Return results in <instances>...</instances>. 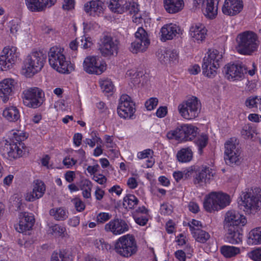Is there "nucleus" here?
Listing matches in <instances>:
<instances>
[{"label":"nucleus","instance_id":"15","mask_svg":"<svg viewBox=\"0 0 261 261\" xmlns=\"http://www.w3.org/2000/svg\"><path fill=\"white\" fill-rule=\"evenodd\" d=\"M134 103L131 98L126 94L122 95L119 100L117 112L119 116L123 118H130L133 115L135 109Z\"/></svg>","mask_w":261,"mask_h":261},{"label":"nucleus","instance_id":"34","mask_svg":"<svg viewBox=\"0 0 261 261\" xmlns=\"http://www.w3.org/2000/svg\"><path fill=\"white\" fill-rule=\"evenodd\" d=\"M3 116L8 121L12 122L18 120L20 118L18 110L13 106L6 108L3 111Z\"/></svg>","mask_w":261,"mask_h":261},{"label":"nucleus","instance_id":"57","mask_svg":"<svg viewBox=\"0 0 261 261\" xmlns=\"http://www.w3.org/2000/svg\"><path fill=\"white\" fill-rule=\"evenodd\" d=\"M93 45L92 39L89 37L83 36L81 39V46L84 49L90 48Z\"/></svg>","mask_w":261,"mask_h":261},{"label":"nucleus","instance_id":"64","mask_svg":"<svg viewBox=\"0 0 261 261\" xmlns=\"http://www.w3.org/2000/svg\"><path fill=\"white\" fill-rule=\"evenodd\" d=\"M167 114V108L166 107H160L156 112V115L159 118L164 117Z\"/></svg>","mask_w":261,"mask_h":261},{"label":"nucleus","instance_id":"41","mask_svg":"<svg viewBox=\"0 0 261 261\" xmlns=\"http://www.w3.org/2000/svg\"><path fill=\"white\" fill-rule=\"evenodd\" d=\"M215 195L216 197L217 203L219 206V210L229 205L230 198L228 195L221 192H215Z\"/></svg>","mask_w":261,"mask_h":261},{"label":"nucleus","instance_id":"23","mask_svg":"<svg viewBox=\"0 0 261 261\" xmlns=\"http://www.w3.org/2000/svg\"><path fill=\"white\" fill-rule=\"evenodd\" d=\"M105 4L101 0H92L84 5L85 11L90 15L99 16L103 13Z\"/></svg>","mask_w":261,"mask_h":261},{"label":"nucleus","instance_id":"5","mask_svg":"<svg viewBox=\"0 0 261 261\" xmlns=\"http://www.w3.org/2000/svg\"><path fill=\"white\" fill-rule=\"evenodd\" d=\"M224 149V160L227 165L240 164L242 160V150L237 138L232 137L227 140Z\"/></svg>","mask_w":261,"mask_h":261},{"label":"nucleus","instance_id":"28","mask_svg":"<svg viewBox=\"0 0 261 261\" xmlns=\"http://www.w3.org/2000/svg\"><path fill=\"white\" fill-rule=\"evenodd\" d=\"M207 30L204 26L200 23L193 24L190 29V34L194 41L200 43L205 38Z\"/></svg>","mask_w":261,"mask_h":261},{"label":"nucleus","instance_id":"2","mask_svg":"<svg viewBox=\"0 0 261 261\" xmlns=\"http://www.w3.org/2000/svg\"><path fill=\"white\" fill-rule=\"evenodd\" d=\"M240 205L248 214H254L261 208V189L254 188L246 189L241 196Z\"/></svg>","mask_w":261,"mask_h":261},{"label":"nucleus","instance_id":"33","mask_svg":"<svg viewBox=\"0 0 261 261\" xmlns=\"http://www.w3.org/2000/svg\"><path fill=\"white\" fill-rule=\"evenodd\" d=\"M216 198L214 192L211 193L208 196L205 197L203 202V206L205 211L212 212L219 210V206L217 203Z\"/></svg>","mask_w":261,"mask_h":261},{"label":"nucleus","instance_id":"10","mask_svg":"<svg viewBox=\"0 0 261 261\" xmlns=\"http://www.w3.org/2000/svg\"><path fill=\"white\" fill-rule=\"evenodd\" d=\"M119 41L115 37L105 34L100 39L99 50L104 57L116 55L119 49Z\"/></svg>","mask_w":261,"mask_h":261},{"label":"nucleus","instance_id":"58","mask_svg":"<svg viewBox=\"0 0 261 261\" xmlns=\"http://www.w3.org/2000/svg\"><path fill=\"white\" fill-rule=\"evenodd\" d=\"M111 218V215L108 213H100L97 216V222L100 223H104Z\"/></svg>","mask_w":261,"mask_h":261},{"label":"nucleus","instance_id":"25","mask_svg":"<svg viewBox=\"0 0 261 261\" xmlns=\"http://www.w3.org/2000/svg\"><path fill=\"white\" fill-rule=\"evenodd\" d=\"M14 86L15 81L12 79H5L0 82V97L4 102L9 100Z\"/></svg>","mask_w":261,"mask_h":261},{"label":"nucleus","instance_id":"32","mask_svg":"<svg viewBox=\"0 0 261 261\" xmlns=\"http://www.w3.org/2000/svg\"><path fill=\"white\" fill-rule=\"evenodd\" d=\"M164 7L169 13H175L184 7L182 0H164Z\"/></svg>","mask_w":261,"mask_h":261},{"label":"nucleus","instance_id":"42","mask_svg":"<svg viewBox=\"0 0 261 261\" xmlns=\"http://www.w3.org/2000/svg\"><path fill=\"white\" fill-rule=\"evenodd\" d=\"M256 132L255 128L251 124H247L243 127L241 134L244 139H252L256 135Z\"/></svg>","mask_w":261,"mask_h":261},{"label":"nucleus","instance_id":"40","mask_svg":"<svg viewBox=\"0 0 261 261\" xmlns=\"http://www.w3.org/2000/svg\"><path fill=\"white\" fill-rule=\"evenodd\" d=\"M125 2L126 0H109L108 7L113 12L121 14L124 12Z\"/></svg>","mask_w":261,"mask_h":261},{"label":"nucleus","instance_id":"37","mask_svg":"<svg viewBox=\"0 0 261 261\" xmlns=\"http://www.w3.org/2000/svg\"><path fill=\"white\" fill-rule=\"evenodd\" d=\"M49 214L57 221H64L68 218V212L65 208L60 207L50 209Z\"/></svg>","mask_w":261,"mask_h":261},{"label":"nucleus","instance_id":"61","mask_svg":"<svg viewBox=\"0 0 261 261\" xmlns=\"http://www.w3.org/2000/svg\"><path fill=\"white\" fill-rule=\"evenodd\" d=\"M135 222L139 225L141 226H144L147 224L148 222V218L145 216H140L134 217Z\"/></svg>","mask_w":261,"mask_h":261},{"label":"nucleus","instance_id":"19","mask_svg":"<svg viewBox=\"0 0 261 261\" xmlns=\"http://www.w3.org/2000/svg\"><path fill=\"white\" fill-rule=\"evenodd\" d=\"M243 8L242 0H225L222 8V11L225 15L233 16L239 14Z\"/></svg>","mask_w":261,"mask_h":261},{"label":"nucleus","instance_id":"9","mask_svg":"<svg viewBox=\"0 0 261 261\" xmlns=\"http://www.w3.org/2000/svg\"><path fill=\"white\" fill-rule=\"evenodd\" d=\"M23 102L25 106L32 108L39 107L44 101V94L37 87L30 88L23 92Z\"/></svg>","mask_w":261,"mask_h":261},{"label":"nucleus","instance_id":"7","mask_svg":"<svg viewBox=\"0 0 261 261\" xmlns=\"http://www.w3.org/2000/svg\"><path fill=\"white\" fill-rule=\"evenodd\" d=\"M201 109V102L195 96L183 101L178 106V111L185 119L192 120L197 117Z\"/></svg>","mask_w":261,"mask_h":261},{"label":"nucleus","instance_id":"44","mask_svg":"<svg viewBox=\"0 0 261 261\" xmlns=\"http://www.w3.org/2000/svg\"><path fill=\"white\" fill-rule=\"evenodd\" d=\"M222 254L226 257H231L240 253L239 248L231 246H223L221 248Z\"/></svg>","mask_w":261,"mask_h":261},{"label":"nucleus","instance_id":"56","mask_svg":"<svg viewBox=\"0 0 261 261\" xmlns=\"http://www.w3.org/2000/svg\"><path fill=\"white\" fill-rule=\"evenodd\" d=\"M158 104V98L151 97L145 102V106L147 110L151 111L153 110L156 107Z\"/></svg>","mask_w":261,"mask_h":261},{"label":"nucleus","instance_id":"26","mask_svg":"<svg viewBox=\"0 0 261 261\" xmlns=\"http://www.w3.org/2000/svg\"><path fill=\"white\" fill-rule=\"evenodd\" d=\"M219 2V0H203V12L206 18L213 19L216 17Z\"/></svg>","mask_w":261,"mask_h":261},{"label":"nucleus","instance_id":"14","mask_svg":"<svg viewBox=\"0 0 261 261\" xmlns=\"http://www.w3.org/2000/svg\"><path fill=\"white\" fill-rule=\"evenodd\" d=\"M16 58V48L13 46L5 47L0 55V70H7L12 68Z\"/></svg>","mask_w":261,"mask_h":261},{"label":"nucleus","instance_id":"6","mask_svg":"<svg viewBox=\"0 0 261 261\" xmlns=\"http://www.w3.org/2000/svg\"><path fill=\"white\" fill-rule=\"evenodd\" d=\"M137 250L135 239L130 234L120 237L114 245V250L116 253L124 257H129L135 254Z\"/></svg>","mask_w":261,"mask_h":261},{"label":"nucleus","instance_id":"31","mask_svg":"<svg viewBox=\"0 0 261 261\" xmlns=\"http://www.w3.org/2000/svg\"><path fill=\"white\" fill-rule=\"evenodd\" d=\"M220 65H216L213 64L207 60V59H203V64L202 65V72L204 75L208 77L213 78L215 77L217 73V69Z\"/></svg>","mask_w":261,"mask_h":261},{"label":"nucleus","instance_id":"59","mask_svg":"<svg viewBox=\"0 0 261 261\" xmlns=\"http://www.w3.org/2000/svg\"><path fill=\"white\" fill-rule=\"evenodd\" d=\"M72 202L74 205L76 210L79 212H82L84 210L85 205L84 203L78 198H75L72 200Z\"/></svg>","mask_w":261,"mask_h":261},{"label":"nucleus","instance_id":"13","mask_svg":"<svg viewBox=\"0 0 261 261\" xmlns=\"http://www.w3.org/2000/svg\"><path fill=\"white\" fill-rule=\"evenodd\" d=\"M0 152L3 156L12 160L21 156L22 150L17 143H13L11 141L6 139L0 142Z\"/></svg>","mask_w":261,"mask_h":261},{"label":"nucleus","instance_id":"24","mask_svg":"<svg viewBox=\"0 0 261 261\" xmlns=\"http://www.w3.org/2000/svg\"><path fill=\"white\" fill-rule=\"evenodd\" d=\"M45 191V186L43 182L36 180L34 182L32 192L26 194L25 200L28 201H34L43 196Z\"/></svg>","mask_w":261,"mask_h":261},{"label":"nucleus","instance_id":"21","mask_svg":"<svg viewBox=\"0 0 261 261\" xmlns=\"http://www.w3.org/2000/svg\"><path fill=\"white\" fill-rule=\"evenodd\" d=\"M161 63L165 64H174L178 62V53L175 49H161L157 52Z\"/></svg>","mask_w":261,"mask_h":261},{"label":"nucleus","instance_id":"55","mask_svg":"<svg viewBox=\"0 0 261 261\" xmlns=\"http://www.w3.org/2000/svg\"><path fill=\"white\" fill-rule=\"evenodd\" d=\"M95 245L97 248L103 251H108L111 248V246L108 243L105 242L103 239L96 240Z\"/></svg>","mask_w":261,"mask_h":261},{"label":"nucleus","instance_id":"20","mask_svg":"<svg viewBox=\"0 0 261 261\" xmlns=\"http://www.w3.org/2000/svg\"><path fill=\"white\" fill-rule=\"evenodd\" d=\"M19 223L15 226L17 231L23 233L32 228L35 223V219L32 214L21 213L19 215Z\"/></svg>","mask_w":261,"mask_h":261},{"label":"nucleus","instance_id":"52","mask_svg":"<svg viewBox=\"0 0 261 261\" xmlns=\"http://www.w3.org/2000/svg\"><path fill=\"white\" fill-rule=\"evenodd\" d=\"M259 97L257 96H251L245 100V105L249 109L257 108Z\"/></svg>","mask_w":261,"mask_h":261},{"label":"nucleus","instance_id":"39","mask_svg":"<svg viewBox=\"0 0 261 261\" xmlns=\"http://www.w3.org/2000/svg\"><path fill=\"white\" fill-rule=\"evenodd\" d=\"M11 134L12 136L8 141H11L13 143V142L17 143L18 145L23 148L24 144L22 143V142L27 138L26 134L22 131L19 130H16L15 131L13 130Z\"/></svg>","mask_w":261,"mask_h":261},{"label":"nucleus","instance_id":"51","mask_svg":"<svg viewBox=\"0 0 261 261\" xmlns=\"http://www.w3.org/2000/svg\"><path fill=\"white\" fill-rule=\"evenodd\" d=\"M207 140L208 137L205 135H202L195 140V142L198 147V151L200 154L202 153V149L206 146Z\"/></svg>","mask_w":261,"mask_h":261},{"label":"nucleus","instance_id":"47","mask_svg":"<svg viewBox=\"0 0 261 261\" xmlns=\"http://www.w3.org/2000/svg\"><path fill=\"white\" fill-rule=\"evenodd\" d=\"M28 9L32 12H40L43 10V6L39 0H25Z\"/></svg>","mask_w":261,"mask_h":261},{"label":"nucleus","instance_id":"16","mask_svg":"<svg viewBox=\"0 0 261 261\" xmlns=\"http://www.w3.org/2000/svg\"><path fill=\"white\" fill-rule=\"evenodd\" d=\"M246 223L247 220L245 217L237 211H228L225 215L224 228H237L239 225H245Z\"/></svg>","mask_w":261,"mask_h":261},{"label":"nucleus","instance_id":"29","mask_svg":"<svg viewBox=\"0 0 261 261\" xmlns=\"http://www.w3.org/2000/svg\"><path fill=\"white\" fill-rule=\"evenodd\" d=\"M227 231L225 235L226 241L232 244H242L243 234L239 228H225Z\"/></svg>","mask_w":261,"mask_h":261},{"label":"nucleus","instance_id":"30","mask_svg":"<svg viewBox=\"0 0 261 261\" xmlns=\"http://www.w3.org/2000/svg\"><path fill=\"white\" fill-rule=\"evenodd\" d=\"M190 229L193 238L198 243H205L211 238V236L208 232L200 228L193 227L190 225Z\"/></svg>","mask_w":261,"mask_h":261},{"label":"nucleus","instance_id":"46","mask_svg":"<svg viewBox=\"0 0 261 261\" xmlns=\"http://www.w3.org/2000/svg\"><path fill=\"white\" fill-rule=\"evenodd\" d=\"M126 74L127 76L130 77L131 83L134 86H137L140 83L143 73L141 71L137 72L133 70H130L127 71Z\"/></svg>","mask_w":261,"mask_h":261},{"label":"nucleus","instance_id":"22","mask_svg":"<svg viewBox=\"0 0 261 261\" xmlns=\"http://www.w3.org/2000/svg\"><path fill=\"white\" fill-rule=\"evenodd\" d=\"M213 176L211 168L206 166H202L196 171L193 182L195 185L203 186L208 182Z\"/></svg>","mask_w":261,"mask_h":261},{"label":"nucleus","instance_id":"1","mask_svg":"<svg viewBox=\"0 0 261 261\" xmlns=\"http://www.w3.org/2000/svg\"><path fill=\"white\" fill-rule=\"evenodd\" d=\"M64 51V49L60 47H51L48 54V61L50 66L58 72L69 73L74 68L71 63L66 60Z\"/></svg>","mask_w":261,"mask_h":261},{"label":"nucleus","instance_id":"38","mask_svg":"<svg viewBox=\"0 0 261 261\" xmlns=\"http://www.w3.org/2000/svg\"><path fill=\"white\" fill-rule=\"evenodd\" d=\"M203 59H207L208 62L219 65V63L222 60V54L217 49H210L207 52V56H205Z\"/></svg>","mask_w":261,"mask_h":261},{"label":"nucleus","instance_id":"48","mask_svg":"<svg viewBox=\"0 0 261 261\" xmlns=\"http://www.w3.org/2000/svg\"><path fill=\"white\" fill-rule=\"evenodd\" d=\"M124 8V12H128L130 14L136 15L138 14L139 10L138 5L134 2H126L124 3L123 6Z\"/></svg>","mask_w":261,"mask_h":261},{"label":"nucleus","instance_id":"36","mask_svg":"<svg viewBox=\"0 0 261 261\" xmlns=\"http://www.w3.org/2000/svg\"><path fill=\"white\" fill-rule=\"evenodd\" d=\"M249 245H258L261 244V227L253 229L249 233L247 239Z\"/></svg>","mask_w":261,"mask_h":261},{"label":"nucleus","instance_id":"8","mask_svg":"<svg viewBox=\"0 0 261 261\" xmlns=\"http://www.w3.org/2000/svg\"><path fill=\"white\" fill-rule=\"evenodd\" d=\"M197 134V128L192 124H185L178 125L175 129L167 134L168 139L178 141L192 140Z\"/></svg>","mask_w":261,"mask_h":261},{"label":"nucleus","instance_id":"12","mask_svg":"<svg viewBox=\"0 0 261 261\" xmlns=\"http://www.w3.org/2000/svg\"><path fill=\"white\" fill-rule=\"evenodd\" d=\"M135 37L136 40L131 43L129 50L133 54L146 51L150 44V41L145 30L142 27L139 28L135 33Z\"/></svg>","mask_w":261,"mask_h":261},{"label":"nucleus","instance_id":"53","mask_svg":"<svg viewBox=\"0 0 261 261\" xmlns=\"http://www.w3.org/2000/svg\"><path fill=\"white\" fill-rule=\"evenodd\" d=\"M91 137V139L87 138L84 141L85 143L89 145L91 147H93L95 145L96 143H101V139L96 136V133L92 132Z\"/></svg>","mask_w":261,"mask_h":261},{"label":"nucleus","instance_id":"60","mask_svg":"<svg viewBox=\"0 0 261 261\" xmlns=\"http://www.w3.org/2000/svg\"><path fill=\"white\" fill-rule=\"evenodd\" d=\"M84 185H86L87 188L83 191V195L86 198H89L91 197V183L89 180H86Z\"/></svg>","mask_w":261,"mask_h":261},{"label":"nucleus","instance_id":"43","mask_svg":"<svg viewBox=\"0 0 261 261\" xmlns=\"http://www.w3.org/2000/svg\"><path fill=\"white\" fill-rule=\"evenodd\" d=\"M138 198L134 195L128 194L123 198V205L126 208L133 209L138 204Z\"/></svg>","mask_w":261,"mask_h":261},{"label":"nucleus","instance_id":"49","mask_svg":"<svg viewBox=\"0 0 261 261\" xmlns=\"http://www.w3.org/2000/svg\"><path fill=\"white\" fill-rule=\"evenodd\" d=\"M99 84L102 91L106 93H110L114 89V85L112 82L108 79L100 80L99 81Z\"/></svg>","mask_w":261,"mask_h":261},{"label":"nucleus","instance_id":"27","mask_svg":"<svg viewBox=\"0 0 261 261\" xmlns=\"http://www.w3.org/2000/svg\"><path fill=\"white\" fill-rule=\"evenodd\" d=\"M180 32V28L175 24L170 23L164 25L161 30V40L166 41L171 40Z\"/></svg>","mask_w":261,"mask_h":261},{"label":"nucleus","instance_id":"62","mask_svg":"<svg viewBox=\"0 0 261 261\" xmlns=\"http://www.w3.org/2000/svg\"><path fill=\"white\" fill-rule=\"evenodd\" d=\"M152 152V151L150 149H145L143 151L138 152L137 156L139 159L148 158L151 155Z\"/></svg>","mask_w":261,"mask_h":261},{"label":"nucleus","instance_id":"18","mask_svg":"<svg viewBox=\"0 0 261 261\" xmlns=\"http://www.w3.org/2000/svg\"><path fill=\"white\" fill-rule=\"evenodd\" d=\"M129 229L126 222L121 219L116 218L111 220L105 225L104 229L107 232H111L114 235L123 233Z\"/></svg>","mask_w":261,"mask_h":261},{"label":"nucleus","instance_id":"4","mask_svg":"<svg viewBox=\"0 0 261 261\" xmlns=\"http://www.w3.org/2000/svg\"><path fill=\"white\" fill-rule=\"evenodd\" d=\"M238 52L242 55H250L258 47L257 36L253 32L245 31L239 34L237 37Z\"/></svg>","mask_w":261,"mask_h":261},{"label":"nucleus","instance_id":"45","mask_svg":"<svg viewBox=\"0 0 261 261\" xmlns=\"http://www.w3.org/2000/svg\"><path fill=\"white\" fill-rule=\"evenodd\" d=\"M72 257L64 251H54L51 256V261H72Z\"/></svg>","mask_w":261,"mask_h":261},{"label":"nucleus","instance_id":"3","mask_svg":"<svg viewBox=\"0 0 261 261\" xmlns=\"http://www.w3.org/2000/svg\"><path fill=\"white\" fill-rule=\"evenodd\" d=\"M46 59L43 51L33 50L24 59L23 70L25 75L31 77L39 72L44 66Z\"/></svg>","mask_w":261,"mask_h":261},{"label":"nucleus","instance_id":"50","mask_svg":"<svg viewBox=\"0 0 261 261\" xmlns=\"http://www.w3.org/2000/svg\"><path fill=\"white\" fill-rule=\"evenodd\" d=\"M50 233L58 237H64L66 232V228L63 226L58 224L54 225L49 227Z\"/></svg>","mask_w":261,"mask_h":261},{"label":"nucleus","instance_id":"63","mask_svg":"<svg viewBox=\"0 0 261 261\" xmlns=\"http://www.w3.org/2000/svg\"><path fill=\"white\" fill-rule=\"evenodd\" d=\"M77 162V161L70 158L69 157H66L63 161V164L67 166V168H70L72 166L74 165Z\"/></svg>","mask_w":261,"mask_h":261},{"label":"nucleus","instance_id":"11","mask_svg":"<svg viewBox=\"0 0 261 261\" xmlns=\"http://www.w3.org/2000/svg\"><path fill=\"white\" fill-rule=\"evenodd\" d=\"M225 77L230 81H241L247 72V68L242 63H228L223 70Z\"/></svg>","mask_w":261,"mask_h":261},{"label":"nucleus","instance_id":"17","mask_svg":"<svg viewBox=\"0 0 261 261\" xmlns=\"http://www.w3.org/2000/svg\"><path fill=\"white\" fill-rule=\"evenodd\" d=\"M83 67L86 72L91 74H100L106 70V66L96 57H88L85 58Z\"/></svg>","mask_w":261,"mask_h":261},{"label":"nucleus","instance_id":"54","mask_svg":"<svg viewBox=\"0 0 261 261\" xmlns=\"http://www.w3.org/2000/svg\"><path fill=\"white\" fill-rule=\"evenodd\" d=\"M248 256L254 261H261V248L254 249L248 253Z\"/></svg>","mask_w":261,"mask_h":261},{"label":"nucleus","instance_id":"35","mask_svg":"<svg viewBox=\"0 0 261 261\" xmlns=\"http://www.w3.org/2000/svg\"><path fill=\"white\" fill-rule=\"evenodd\" d=\"M193 151L189 147L182 148L176 154V159L180 163L190 162L193 158Z\"/></svg>","mask_w":261,"mask_h":261}]
</instances>
